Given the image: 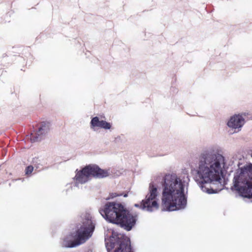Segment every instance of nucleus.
<instances>
[{
	"instance_id": "39448f33",
	"label": "nucleus",
	"mask_w": 252,
	"mask_h": 252,
	"mask_svg": "<svg viewBox=\"0 0 252 252\" xmlns=\"http://www.w3.org/2000/svg\"><path fill=\"white\" fill-rule=\"evenodd\" d=\"M136 221V216L131 214L123 205L111 203V223L119 224L125 230L130 231Z\"/></svg>"
},
{
	"instance_id": "7ed1b4c3",
	"label": "nucleus",
	"mask_w": 252,
	"mask_h": 252,
	"mask_svg": "<svg viewBox=\"0 0 252 252\" xmlns=\"http://www.w3.org/2000/svg\"><path fill=\"white\" fill-rule=\"evenodd\" d=\"M231 189L240 196L252 198V164L238 165L233 174Z\"/></svg>"
},
{
	"instance_id": "20e7f679",
	"label": "nucleus",
	"mask_w": 252,
	"mask_h": 252,
	"mask_svg": "<svg viewBox=\"0 0 252 252\" xmlns=\"http://www.w3.org/2000/svg\"><path fill=\"white\" fill-rule=\"evenodd\" d=\"M95 226V221L91 215L88 213L85 214L83 218L82 225L76 231L75 239L72 240V237L71 235L65 237L63 240V246L73 248L84 243L92 237Z\"/></svg>"
},
{
	"instance_id": "0eeeda50",
	"label": "nucleus",
	"mask_w": 252,
	"mask_h": 252,
	"mask_svg": "<svg viewBox=\"0 0 252 252\" xmlns=\"http://www.w3.org/2000/svg\"><path fill=\"white\" fill-rule=\"evenodd\" d=\"M158 195V188L153 184H150L149 188V193L146 195L145 200L142 201L141 208L149 212H152L158 208L157 202Z\"/></svg>"
},
{
	"instance_id": "ddd939ff",
	"label": "nucleus",
	"mask_w": 252,
	"mask_h": 252,
	"mask_svg": "<svg viewBox=\"0 0 252 252\" xmlns=\"http://www.w3.org/2000/svg\"><path fill=\"white\" fill-rule=\"evenodd\" d=\"M33 170V167L32 165H29L26 167L25 170L26 174L28 176L30 175Z\"/></svg>"
},
{
	"instance_id": "9d476101",
	"label": "nucleus",
	"mask_w": 252,
	"mask_h": 252,
	"mask_svg": "<svg viewBox=\"0 0 252 252\" xmlns=\"http://www.w3.org/2000/svg\"><path fill=\"white\" fill-rule=\"evenodd\" d=\"M49 124L46 122H42L40 126L38 128V131L35 133H32L30 136V139L32 142H35L39 141L41 138L40 136L48 131Z\"/></svg>"
},
{
	"instance_id": "f3484780",
	"label": "nucleus",
	"mask_w": 252,
	"mask_h": 252,
	"mask_svg": "<svg viewBox=\"0 0 252 252\" xmlns=\"http://www.w3.org/2000/svg\"><path fill=\"white\" fill-rule=\"evenodd\" d=\"M135 206L138 207H139V205L137 204H135Z\"/></svg>"
},
{
	"instance_id": "f257e3e1",
	"label": "nucleus",
	"mask_w": 252,
	"mask_h": 252,
	"mask_svg": "<svg viewBox=\"0 0 252 252\" xmlns=\"http://www.w3.org/2000/svg\"><path fill=\"white\" fill-rule=\"evenodd\" d=\"M225 165V158L220 154L205 151L200 155L194 178L202 184L200 188L203 191L209 194L217 192L203 184L220 183Z\"/></svg>"
},
{
	"instance_id": "4468645a",
	"label": "nucleus",
	"mask_w": 252,
	"mask_h": 252,
	"mask_svg": "<svg viewBox=\"0 0 252 252\" xmlns=\"http://www.w3.org/2000/svg\"><path fill=\"white\" fill-rule=\"evenodd\" d=\"M106 247L108 252H110V244H109L110 241L107 238H105Z\"/></svg>"
},
{
	"instance_id": "1a4fd4ad",
	"label": "nucleus",
	"mask_w": 252,
	"mask_h": 252,
	"mask_svg": "<svg viewBox=\"0 0 252 252\" xmlns=\"http://www.w3.org/2000/svg\"><path fill=\"white\" fill-rule=\"evenodd\" d=\"M244 115L245 116V114H235L231 116L227 121V126L234 129L235 132L239 131L245 123Z\"/></svg>"
},
{
	"instance_id": "dca6fc26",
	"label": "nucleus",
	"mask_w": 252,
	"mask_h": 252,
	"mask_svg": "<svg viewBox=\"0 0 252 252\" xmlns=\"http://www.w3.org/2000/svg\"><path fill=\"white\" fill-rule=\"evenodd\" d=\"M124 196L125 197H127V194L126 193V194H125L124 195Z\"/></svg>"
},
{
	"instance_id": "a211bd4d",
	"label": "nucleus",
	"mask_w": 252,
	"mask_h": 252,
	"mask_svg": "<svg viewBox=\"0 0 252 252\" xmlns=\"http://www.w3.org/2000/svg\"><path fill=\"white\" fill-rule=\"evenodd\" d=\"M121 174V173H119V174H117V176H119V174Z\"/></svg>"
},
{
	"instance_id": "2eb2a0df",
	"label": "nucleus",
	"mask_w": 252,
	"mask_h": 252,
	"mask_svg": "<svg viewBox=\"0 0 252 252\" xmlns=\"http://www.w3.org/2000/svg\"><path fill=\"white\" fill-rule=\"evenodd\" d=\"M123 194L122 193H111V199L112 198H115L116 197H117V196H122Z\"/></svg>"
},
{
	"instance_id": "9b49d317",
	"label": "nucleus",
	"mask_w": 252,
	"mask_h": 252,
	"mask_svg": "<svg viewBox=\"0 0 252 252\" xmlns=\"http://www.w3.org/2000/svg\"><path fill=\"white\" fill-rule=\"evenodd\" d=\"M91 128L95 130L96 128H110V124L105 121L100 120L98 117H94L90 123Z\"/></svg>"
},
{
	"instance_id": "6e6552de",
	"label": "nucleus",
	"mask_w": 252,
	"mask_h": 252,
	"mask_svg": "<svg viewBox=\"0 0 252 252\" xmlns=\"http://www.w3.org/2000/svg\"><path fill=\"white\" fill-rule=\"evenodd\" d=\"M116 248L114 252H132L129 238L113 232L111 235V249Z\"/></svg>"
},
{
	"instance_id": "f03ea898",
	"label": "nucleus",
	"mask_w": 252,
	"mask_h": 252,
	"mask_svg": "<svg viewBox=\"0 0 252 252\" xmlns=\"http://www.w3.org/2000/svg\"><path fill=\"white\" fill-rule=\"evenodd\" d=\"M161 205L163 210L173 211L184 209L187 205L185 194L186 182L175 174H167L162 179Z\"/></svg>"
},
{
	"instance_id": "423d86ee",
	"label": "nucleus",
	"mask_w": 252,
	"mask_h": 252,
	"mask_svg": "<svg viewBox=\"0 0 252 252\" xmlns=\"http://www.w3.org/2000/svg\"><path fill=\"white\" fill-rule=\"evenodd\" d=\"M107 176V171L100 169L96 165H89L77 171L74 179L77 183L84 184L89 180L91 176L103 178Z\"/></svg>"
},
{
	"instance_id": "f8f14e48",
	"label": "nucleus",
	"mask_w": 252,
	"mask_h": 252,
	"mask_svg": "<svg viewBox=\"0 0 252 252\" xmlns=\"http://www.w3.org/2000/svg\"><path fill=\"white\" fill-rule=\"evenodd\" d=\"M99 212L106 220L110 222V202H107L103 209L99 210Z\"/></svg>"
}]
</instances>
